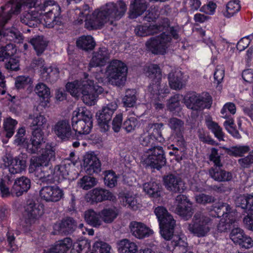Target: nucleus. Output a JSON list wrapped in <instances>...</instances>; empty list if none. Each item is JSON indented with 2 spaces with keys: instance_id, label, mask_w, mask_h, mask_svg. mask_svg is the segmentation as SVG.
<instances>
[{
  "instance_id": "20e7f679",
  "label": "nucleus",
  "mask_w": 253,
  "mask_h": 253,
  "mask_svg": "<svg viewBox=\"0 0 253 253\" xmlns=\"http://www.w3.org/2000/svg\"><path fill=\"white\" fill-rule=\"evenodd\" d=\"M92 126V114L86 107H78L73 112L72 127L78 139L89 134Z\"/></svg>"
},
{
  "instance_id": "680f3d73",
  "label": "nucleus",
  "mask_w": 253,
  "mask_h": 253,
  "mask_svg": "<svg viewBox=\"0 0 253 253\" xmlns=\"http://www.w3.org/2000/svg\"><path fill=\"white\" fill-rule=\"evenodd\" d=\"M104 183L110 188H113L117 185V176L113 171L108 170L106 172Z\"/></svg>"
},
{
  "instance_id": "f8f14e48",
  "label": "nucleus",
  "mask_w": 253,
  "mask_h": 253,
  "mask_svg": "<svg viewBox=\"0 0 253 253\" xmlns=\"http://www.w3.org/2000/svg\"><path fill=\"white\" fill-rule=\"evenodd\" d=\"M118 105L115 101H112L104 106L99 115L97 114L98 123L102 131H107L110 127V122L113 114L117 109Z\"/></svg>"
},
{
  "instance_id": "f03ea898",
  "label": "nucleus",
  "mask_w": 253,
  "mask_h": 253,
  "mask_svg": "<svg viewBox=\"0 0 253 253\" xmlns=\"http://www.w3.org/2000/svg\"><path fill=\"white\" fill-rule=\"evenodd\" d=\"M55 152L51 145H47L39 156L32 157L29 167L30 173L35 172V174L42 182L51 184L54 182L53 169L49 166L50 161L54 160Z\"/></svg>"
},
{
  "instance_id": "ddd939ff",
  "label": "nucleus",
  "mask_w": 253,
  "mask_h": 253,
  "mask_svg": "<svg viewBox=\"0 0 253 253\" xmlns=\"http://www.w3.org/2000/svg\"><path fill=\"white\" fill-rule=\"evenodd\" d=\"M159 221L161 229L160 233L165 240L172 241L173 236H178L174 234L175 221L169 213L165 215V216L160 219Z\"/></svg>"
},
{
  "instance_id": "de8ad7c7",
  "label": "nucleus",
  "mask_w": 253,
  "mask_h": 253,
  "mask_svg": "<svg viewBox=\"0 0 253 253\" xmlns=\"http://www.w3.org/2000/svg\"><path fill=\"white\" fill-rule=\"evenodd\" d=\"M146 75L151 81H161V70L158 65L152 64L148 66Z\"/></svg>"
},
{
  "instance_id": "c9c22d12",
  "label": "nucleus",
  "mask_w": 253,
  "mask_h": 253,
  "mask_svg": "<svg viewBox=\"0 0 253 253\" xmlns=\"http://www.w3.org/2000/svg\"><path fill=\"white\" fill-rule=\"evenodd\" d=\"M68 168L69 166L66 165L55 166L53 169L54 182L55 181L60 182L62 180L66 178L69 174Z\"/></svg>"
},
{
  "instance_id": "5fc2aeb1",
  "label": "nucleus",
  "mask_w": 253,
  "mask_h": 253,
  "mask_svg": "<svg viewBox=\"0 0 253 253\" xmlns=\"http://www.w3.org/2000/svg\"><path fill=\"white\" fill-rule=\"evenodd\" d=\"M82 98L83 102L89 106L94 105L96 101V94H93L92 91H90V89L87 88L86 86L83 90L82 94Z\"/></svg>"
},
{
  "instance_id": "c756f323",
  "label": "nucleus",
  "mask_w": 253,
  "mask_h": 253,
  "mask_svg": "<svg viewBox=\"0 0 253 253\" xmlns=\"http://www.w3.org/2000/svg\"><path fill=\"white\" fill-rule=\"evenodd\" d=\"M29 42L33 45L38 56L43 53L48 45V42L42 36H35L30 40Z\"/></svg>"
},
{
  "instance_id": "338daca9",
  "label": "nucleus",
  "mask_w": 253,
  "mask_h": 253,
  "mask_svg": "<svg viewBox=\"0 0 253 253\" xmlns=\"http://www.w3.org/2000/svg\"><path fill=\"white\" fill-rule=\"evenodd\" d=\"M180 106L179 94H175L169 99L167 107L170 111H175L180 108Z\"/></svg>"
},
{
  "instance_id": "412c9836",
  "label": "nucleus",
  "mask_w": 253,
  "mask_h": 253,
  "mask_svg": "<svg viewBox=\"0 0 253 253\" xmlns=\"http://www.w3.org/2000/svg\"><path fill=\"white\" fill-rule=\"evenodd\" d=\"M31 186L30 179L25 176L16 178L11 189V194L19 197L27 193Z\"/></svg>"
},
{
  "instance_id": "49530a36",
  "label": "nucleus",
  "mask_w": 253,
  "mask_h": 253,
  "mask_svg": "<svg viewBox=\"0 0 253 253\" xmlns=\"http://www.w3.org/2000/svg\"><path fill=\"white\" fill-rule=\"evenodd\" d=\"M175 212L184 219L188 220L192 217L193 213V210L192 207V204H187L184 206H180L179 207H176Z\"/></svg>"
},
{
  "instance_id": "79ce46f5",
  "label": "nucleus",
  "mask_w": 253,
  "mask_h": 253,
  "mask_svg": "<svg viewBox=\"0 0 253 253\" xmlns=\"http://www.w3.org/2000/svg\"><path fill=\"white\" fill-rule=\"evenodd\" d=\"M240 9L241 6L238 0L230 1L226 4V10L223 11V14L225 17L229 18L238 12Z\"/></svg>"
},
{
  "instance_id": "6e6d98bb",
  "label": "nucleus",
  "mask_w": 253,
  "mask_h": 253,
  "mask_svg": "<svg viewBox=\"0 0 253 253\" xmlns=\"http://www.w3.org/2000/svg\"><path fill=\"white\" fill-rule=\"evenodd\" d=\"M151 128H153L152 133H149L155 137V139L158 143H162L165 141V139L162 134V128L163 126V123H155L151 125Z\"/></svg>"
},
{
  "instance_id": "f704fd0d",
  "label": "nucleus",
  "mask_w": 253,
  "mask_h": 253,
  "mask_svg": "<svg viewBox=\"0 0 253 253\" xmlns=\"http://www.w3.org/2000/svg\"><path fill=\"white\" fill-rule=\"evenodd\" d=\"M143 190L153 198H157L161 194V185L155 181H150L143 185Z\"/></svg>"
},
{
  "instance_id": "ea45409f",
  "label": "nucleus",
  "mask_w": 253,
  "mask_h": 253,
  "mask_svg": "<svg viewBox=\"0 0 253 253\" xmlns=\"http://www.w3.org/2000/svg\"><path fill=\"white\" fill-rule=\"evenodd\" d=\"M3 37L9 41L16 42H20L23 40L22 34L15 28L3 30Z\"/></svg>"
},
{
  "instance_id": "7c9ffc66",
  "label": "nucleus",
  "mask_w": 253,
  "mask_h": 253,
  "mask_svg": "<svg viewBox=\"0 0 253 253\" xmlns=\"http://www.w3.org/2000/svg\"><path fill=\"white\" fill-rule=\"evenodd\" d=\"M117 247L120 253H137L138 252L136 244L126 239L120 241L117 244Z\"/></svg>"
},
{
  "instance_id": "1a4fd4ad",
  "label": "nucleus",
  "mask_w": 253,
  "mask_h": 253,
  "mask_svg": "<svg viewBox=\"0 0 253 253\" xmlns=\"http://www.w3.org/2000/svg\"><path fill=\"white\" fill-rule=\"evenodd\" d=\"M48 8V11L44 15V21L48 28H53L55 25H60L61 22L60 18L57 15L60 13V8L59 5L53 0H44L42 5H40V10L45 11Z\"/></svg>"
},
{
  "instance_id": "69168bd1",
  "label": "nucleus",
  "mask_w": 253,
  "mask_h": 253,
  "mask_svg": "<svg viewBox=\"0 0 253 253\" xmlns=\"http://www.w3.org/2000/svg\"><path fill=\"white\" fill-rule=\"evenodd\" d=\"M245 235L244 231L240 228L233 229L230 233V239L235 243L238 244Z\"/></svg>"
},
{
  "instance_id": "423d86ee",
  "label": "nucleus",
  "mask_w": 253,
  "mask_h": 253,
  "mask_svg": "<svg viewBox=\"0 0 253 253\" xmlns=\"http://www.w3.org/2000/svg\"><path fill=\"white\" fill-rule=\"evenodd\" d=\"M183 102L188 109L198 112L206 108L210 109L212 103V99L207 92L200 94L193 92L184 96Z\"/></svg>"
},
{
  "instance_id": "052dcab7",
  "label": "nucleus",
  "mask_w": 253,
  "mask_h": 253,
  "mask_svg": "<svg viewBox=\"0 0 253 253\" xmlns=\"http://www.w3.org/2000/svg\"><path fill=\"white\" fill-rule=\"evenodd\" d=\"M35 91L39 97L43 99L48 98L50 95V89L43 83L38 84L35 88Z\"/></svg>"
},
{
  "instance_id": "c03bdc74",
  "label": "nucleus",
  "mask_w": 253,
  "mask_h": 253,
  "mask_svg": "<svg viewBox=\"0 0 253 253\" xmlns=\"http://www.w3.org/2000/svg\"><path fill=\"white\" fill-rule=\"evenodd\" d=\"M29 119L32 120L30 126L31 129L32 128H40L42 130L47 124V119L44 116L41 114L37 116L30 115Z\"/></svg>"
},
{
  "instance_id": "dca6fc26",
  "label": "nucleus",
  "mask_w": 253,
  "mask_h": 253,
  "mask_svg": "<svg viewBox=\"0 0 253 253\" xmlns=\"http://www.w3.org/2000/svg\"><path fill=\"white\" fill-rule=\"evenodd\" d=\"M166 188L174 193H183L186 189L185 182L179 176L170 174L164 177Z\"/></svg>"
},
{
  "instance_id": "e2e57ef3",
  "label": "nucleus",
  "mask_w": 253,
  "mask_h": 253,
  "mask_svg": "<svg viewBox=\"0 0 253 253\" xmlns=\"http://www.w3.org/2000/svg\"><path fill=\"white\" fill-rule=\"evenodd\" d=\"M236 108L235 105L231 102L226 103L221 110V117L224 118H228L231 114H235Z\"/></svg>"
},
{
  "instance_id": "4c0bfd02",
  "label": "nucleus",
  "mask_w": 253,
  "mask_h": 253,
  "mask_svg": "<svg viewBox=\"0 0 253 253\" xmlns=\"http://www.w3.org/2000/svg\"><path fill=\"white\" fill-rule=\"evenodd\" d=\"M226 153L234 157H242L245 154L250 151V147L248 145H237L230 148L224 147Z\"/></svg>"
},
{
  "instance_id": "0e129e2a",
  "label": "nucleus",
  "mask_w": 253,
  "mask_h": 253,
  "mask_svg": "<svg viewBox=\"0 0 253 253\" xmlns=\"http://www.w3.org/2000/svg\"><path fill=\"white\" fill-rule=\"evenodd\" d=\"M139 122L134 117H130L126 120L123 124V128L127 132L134 130L138 125Z\"/></svg>"
},
{
  "instance_id": "603ef678",
  "label": "nucleus",
  "mask_w": 253,
  "mask_h": 253,
  "mask_svg": "<svg viewBox=\"0 0 253 253\" xmlns=\"http://www.w3.org/2000/svg\"><path fill=\"white\" fill-rule=\"evenodd\" d=\"M21 6L22 4L20 2H16L14 4H12L11 6V9L9 11L8 13L5 15L0 16V25H5L11 18L12 13H18L20 11Z\"/></svg>"
},
{
  "instance_id": "7ed1b4c3",
  "label": "nucleus",
  "mask_w": 253,
  "mask_h": 253,
  "mask_svg": "<svg viewBox=\"0 0 253 253\" xmlns=\"http://www.w3.org/2000/svg\"><path fill=\"white\" fill-rule=\"evenodd\" d=\"M168 20V26L166 30L162 32L159 36L150 38L145 43L146 48L154 54H164L169 46L171 42V36L175 40L179 38V28L175 27H169V22L168 19H163V22L161 25H167Z\"/></svg>"
},
{
  "instance_id": "c85d7f7f",
  "label": "nucleus",
  "mask_w": 253,
  "mask_h": 253,
  "mask_svg": "<svg viewBox=\"0 0 253 253\" xmlns=\"http://www.w3.org/2000/svg\"><path fill=\"white\" fill-rule=\"evenodd\" d=\"M72 245V241L70 238H65L57 241L55 246L45 253H65Z\"/></svg>"
},
{
  "instance_id": "39448f33",
  "label": "nucleus",
  "mask_w": 253,
  "mask_h": 253,
  "mask_svg": "<svg viewBox=\"0 0 253 253\" xmlns=\"http://www.w3.org/2000/svg\"><path fill=\"white\" fill-rule=\"evenodd\" d=\"M211 224V219L206 213L197 211L194 215L191 222L185 223L184 226L194 236L203 238L208 235Z\"/></svg>"
},
{
  "instance_id": "b1692460",
  "label": "nucleus",
  "mask_w": 253,
  "mask_h": 253,
  "mask_svg": "<svg viewBox=\"0 0 253 253\" xmlns=\"http://www.w3.org/2000/svg\"><path fill=\"white\" fill-rule=\"evenodd\" d=\"M221 167H212L209 170V174L211 177L218 182H227L231 180L233 178L232 173L222 169Z\"/></svg>"
},
{
  "instance_id": "393cba45",
  "label": "nucleus",
  "mask_w": 253,
  "mask_h": 253,
  "mask_svg": "<svg viewBox=\"0 0 253 253\" xmlns=\"http://www.w3.org/2000/svg\"><path fill=\"white\" fill-rule=\"evenodd\" d=\"M84 218L85 222L93 227L99 228L103 225L100 211L89 209L84 211Z\"/></svg>"
},
{
  "instance_id": "a211bd4d",
  "label": "nucleus",
  "mask_w": 253,
  "mask_h": 253,
  "mask_svg": "<svg viewBox=\"0 0 253 253\" xmlns=\"http://www.w3.org/2000/svg\"><path fill=\"white\" fill-rule=\"evenodd\" d=\"M165 21H167V25H161V23L159 24L138 25L134 29L135 33L136 35L141 37L157 34L166 30V28L169 24L168 20H165Z\"/></svg>"
},
{
  "instance_id": "aec40b11",
  "label": "nucleus",
  "mask_w": 253,
  "mask_h": 253,
  "mask_svg": "<svg viewBox=\"0 0 253 253\" xmlns=\"http://www.w3.org/2000/svg\"><path fill=\"white\" fill-rule=\"evenodd\" d=\"M113 195L109 190L95 188L90 191L86 195L85 198L88 202L91 203L101 202L106 200L113 199Z\"/></svg>"
},
{
  "instance_id": "58836bf2",
  "label": "nucleus",
  "mask_w": 253,
  "mask_h": 253,
  "mask_svg": "<svg viewBox=\"0 0 253 253\" xmlns=\"http://www.w3.org/2000/svg\"><path fill=\"white\" fill-rule=\"evenodd\" d=\"M123 205L133 211H136L141 207V204L138 202L136 197L130 193L126 194L122 198Z\"/></svg>"
},
{
  "instance_id": "2eb2a0df",
  "label": "nucleus",
  "mask_w": 253,
  "mask_h": 253,
  "mask_svg": "<svg viewBox=\"0 0 253 253\" xmlns=\"http://www.w3.org/2000/svg\"><path fill=\"white\" fill-rule=\"evenodd\" d=\"M53 130L54 133L62 140L73 139L75 135L72 131L69 121L63 119L58 121L54 126Z\"/></svg>"
},
{
  "instance_id": "bb28decb",
  "label": "nucleus",
  "mask_w": 253,
  "mask_h": 253,
  "mask_svg": "<svg viewBox=\"0 0 253 253\" xmlns=\"http://www.w3.org/2000/svg\"><path fill=\"white\" fill-rule=\"evenodd\" d=\"M169 85L174 90H180L184 85L185 82L183 79V75L180 71L171 72L168 76Z\"/></svg>"
},
{
  "instance_id": "a18cd8bd",
  "label": "nucleus",
  "mask_w": 253,
  "mask_h": 253,
  "mask_svg": "<svg viewBox=\"0 0 253 253\" xmlns=\"http://www.w3.org/2000/svg\"><path fill=\"white\" fill-rule=\"evenodd\" d=\"M90 243L87 240H84L73 244L71 253H89Z\"/></svg>"
},
{
  "instance_id": "e433bc0d",
  "label": "nucleus",
  "mask_w": 253,
  "mask_h": 253,
  "mask_svg": "<svg viewBox=\"0 0 253 253\" xmlns=\"http://www.w3.org/2000/svg\"><path fill=\"white\" fill-rule=\"evenodd\" d=\"M102 223H111L117 217L118 212L115 207L105 208L100 211Z\"/></svg>"
},
{
  "instance_id": "f3484780",
  "label": "nucleus",
  "mask_w": 253,
  "mask_h": 253,
  "mask_svg": "<svg viewBox=\"0 0 253 253\" xmlns=\"http://www.w3.org/2000/svg\"><path fill=\"white\" fill-rule=\"evenodd\" d=\"M25 209L26 220L30 224L34 223L43 213V206L32 200L27 202Z\"/></svg>"
},
{
  "instance_id": "4be33fe9",
  "label": "nucleus",
  "mask_w": 253,
  "mask_h": 253,
  "mask_svg": "<svg viewBox=\"0 0 253 253\" xmlns=\"http://www.w3.org/2000/svg\"><path fill=\"white\" fill-rule=\"evenodd\" d=\"M129 227L131 234L139 239L148 237L153 233L151 229L140 222L131 221Z\"/></svg>"
},
{
  "instance_id": "3c124183",
  "label": "nucleus",
  "mask_w": 253,
  "mask_h": 253,
  "mask_svg": "<svg viewBox=\"0 0 253 253\" xmlns=\"http://www.w3.org/2000/svg\"><path fill=\"white\" fill-rule=\"evenodd\" d=\"M136 91L134 89H127L126 91L125 96L123 98V102L126 107H133L136 101Z\"/></svg>"
},
{
  "instance_id": "6e6552de",
  "label": "nucleus",
  "mask_w": 253,
  "mask_h": 253,
  "mask_svg": "<svg viewBox=\"0 0 253 253\" xmlns=\"http://www.w3.org/2000/svg\"><path fill=\"white\" fill-rule=\"evenodd\" d=\"M214 208L217 217L223 216L217 225V230L220 232H225L231 225L235 222V213L231 211L230 206L225 203L219 202Z\"/></svg>"
},
{
  "instance_id": "a878e982",
  "label": "nucleus",
  "mask_w": 253,
  "mask_h": 253,
  "mask_svg": "<svg viewBox=\"0 0 253 253\" xmlns=\"http://www.w3.org/2000/svg\"><path fill=\"white\" fill-rule=\"evenodd\" d=\"M87 79L83 81H75L68 83L66 85V90L74 97H78L81 95L84 89L87 85Z\"/></svg>"
},
{
  "instance_id": "8fccbe9b",
  "label": "nucleus",
  "mask_w": 253,
  "mask_h": 253,
  "mask_svg": "<svg viewBox=\"0 0 253 253\" xmlns=\"http://www.w3.org/2000/svg\"><path fill=\"white\" fill-rule=\"evenodd\" d=\"M139 140L142 146L149 147V148L158 146V143L155 139V137H153V135L149 133H143L140 135Z\"/></svg>"
},
{
  "instance_id": "bf43d9fd",
  "label": "nucleus",
  "mask_w": 253,
  "mask_h": 253,
  "mask_svg": "<svg viewBox=\"0 0 253 253\" xmlns=\"http://www.w3.org/2000/svg\"><path fill=\"white\" fill-rule=\"evenodd\" d=\"M184 122L176 118H171L168 121L169 127L175 132H180L184 129Z\"/></svg>"
},
{
  "instance_id": "a19ab883",
  "label": "nucleus",
  "mask_w": 253,
  "mask_h": 253,
  "mask_svg": "<svg viewBox=\"0 0 253 253\" xmlns=\"http://www.w3.org/2000/svg\"><path fill=\"white\" fill-rule=\"evenodd\" d=\"M161 81H151L148 87L149 95L151 99L156 101L160 99V84Z\"/></svg>"
},
{
  "instance_id": "5701e85b",
  "label": "nucleus",
  "mask_w": 253,
  "mask_h": 253,
  "mask_svg": "<svg viewBox=\"0 0 253 253\" xmlns=\"http://www.w3.org/2000/svg\"><path fill=\"white\" fill-rule=\"evenodd\" d=\"M109 58V54L107 49L105 47H100L98 50L93 53V55L89 63V67L103 66Z\"/></svg>"
},
{
  "instance_id": "9b49d317",
  "label": "nucleus",
  "mask_w": 253,
  "mask_h": 253,
  "mask_svg": "<svg viewBox=\"0 0 253 253\" xmlns=\"http://www.w3.org/2000/svg\"><path fill=\"white\" fill-rule=\"evenodd\" d=\"M45 140L44 137V132L42 129L40 128H32V135L30 139V143L26 145L27 151L31 154H36L38 152L42 153V150L44 149L47 145L46 144L44 148L43 147Z\"/></svg>"
},
{
  "instance_id": "72a5a7b5",
  "label": "nucleus",
  "mask_w": 253,
  "mask_h": 253,
  "mask_svg": "<svg viewBox=\"0 0 253 253\" xmlns=\"http://www.w3.org/2000/svg\"><path fill=\"white\" fill-rule=\"evenodd\" d=\"M77 227L75 220L71 217H67L63 219L59 224V232L64 234H69L73 233Z\"/></svg>"
},
{
  "instance_id": "f257e3e1",
  "label": "nucleus",
  "mask_w": 253,
  "mask_h": 253,
  "mask_svg": "<svg viewBox=\"0 0 253 253\" xmlns=\"http://www.w3.org/2000/svg\"><path fill=\"white\" fill-rule=\"evenodd\" d=\"M126 9V4L122 0L108 3L85 20V26L90 30L100 29L107 23L112 25L114 20H118L125 15Z\"/></svg>"
},
{
  "instance_id": "cd10ccee",
  "label": "nucleus",
  "mask_w": 253,
  "mask_h": 253,
  "mask_svg": "<svg viewBox=\"0 0 253 253\" xmlns=\"http://www.w3.org/2000/svg\"><path fill=\"white\" fill-rule=\"evenodd\" d=\"M26 168V160L22 156H18L11 160L8 170L10 173L14 174L21 173Z\"/></svg>"
},
{
  "instance_id": "2f4dec72",
  "label": "nucleus",
  "mask_w": 253,
  "mask_h": 253,
  "mask_svg": "<svg viewBox=\"0 0 253 253\" xmlns=\"http://www.w3.org/2000/svg\"><path fill=\"white\" fill-rule=\"evenodd\" d=\"M21 22L29 27L37 26L39 21V13L35 11H31L22 14L20 18Z\"/></svg>"
},
{
  "instance_id": "13d9d810",
  "label": "nucleus",
  "mask_w": 253,
  "mask_h": 253,
  "mask_svg": "<svg viewBox=\"0 0 253 253\" xmlns=\"http://www.w3.org/2000/svg\"><path fill=\"white\" fill-rule=\"evenodd\" d=\"M110 246L102 241H97L94 243L91 253H110Z\"/></svg>"
},
{
  "instance_id": "774afa93",
  "label": "nucleus",
  "mask_w": 253,
  "mask_h": 253,
  "mask_svg": "<svg viewBox=\"0 0 253 253\" xmlns=\"http://www.w3.org/2000/svg\"><path fill=\"white\" fill-rule=\"evenodd\" d=\"M247 213L243 219V223L247 229L253 231V210Z\"/></svg>"
},
{
  "instance_id": "9d476101",
  "label": "nucleus",
  "mask_w": 253,
  "mask_h": 253,
  "mask_svg": "<svg viewBox=\"0 0 253 253\" xmlns=\"http://www.w3.org/2000/svg\"><path fill=\"white\" fill-rule=\"evenodd\" d=\"M144 162L147 167L160 170L166 164V158L163 148L160 146L149 148L146 152Z\"/></svg>"
},
{
  "instance_id": "473e14b6",
  "label": "nucleus",
  "mask_w": 253,
  "mask_h": 253,
  "mask_svg": "<svg viewBox=\"0 0 253 253\" xmlns=\"http://www.w3.org/2000/svg\"><path fill=\"white\" fill-rule=\"evenodd\" d=\"M77 46L85 51L92 50L95 46V42L91 36H83L76 41Z\"/></svg>"
},
{
  "instance_id": "4468645a",
  "label": "nucleus",
  "mask_w": 253,
  "mask_h": 253,
  "mask_svg": "<svg viewBox=\"0 0 253 253\" xmlns=\"http://www.w3.org/2000/svg\"><path fill=\"white\" fill-rule=\"evenodd\" d=\"M64 195L63 190L56 185L44 186L40 191L41 198L46 202H58Z\"/></svg>"
},
{
  "instance_id": "6ab92c4d",
  "label": "nucleus",
  "mask_w": 253,
  "mask_h": 253,
  "mask_svg": "<svg viewBox=\"0 0 253 253\" xmlns=\"http://www.w3.org/2000/svg\"><path fill=\"white\" fill-rule=\"evenodd\" d=\"M84 166L85 172L89 175L98 173L101 171V163L93 153H87L84 156Z\"/></svg>"
},
{
  "instance_id": "37998d69",
  "label": "nucleus",
  "mask_w": 253,
  "mask_h": 253,
  "mask_svg": "<svg viewBox=\"0 0 253 253\" xmlns=\"http://www.w3.org/2000/svg\"><path fill=\"white\" fill-rule=\"evenodd\" d=\"M206 125L208 128L214 134L219 141L224 140V134L222 128L217 123L210 120H206Z\"/></svg>"
},
{
  "instance_id": "09e8293b",
  "label": "nucleus",
  "mask_w": 253,
  "mask_h": 253,
  "mask_svg": "<svg viewBox=\"0 0 253 253\" xmlns=\"http://www.w3.org/2000/svg\"><path fill=\"white\" fill-rule=\"evenodd\" d=\"M97 181L94 177L85 175L79 180L78 185L83 189L88 190L94 187Z\"/></svg>"
},
{
  "instance_id": "4d7b16f0",
  "label": "nucleus",
  "mask_w": 253,
  "mask_h": 253,
  "mask_svg": "<svg viewBox=\"0 0 253 253\" xmlns=\"http://www.w3.org/2000/svg\"><path fill=\"white\" fill-rule=\"evenodd\" d=\"M17 122L11 118L7 119L4 122L3 128L6 132L5 136L10 138L14 134Z\"/></svg>"
},
{
  "instance_id": "0eeeda50",
  "label": "nucleus",
  "mask_w": 253,
  "mask_h": 253,
  "mask_svg": "<svg viewBox=\"0 0 253 253\" xmlns=\"http://www.w3.org/2000/svg\"><path fill=\"white\" fill-rule=\"evenodd\" d=\"M127 68L119 60H113L107 67L106 73L110 82L117 86L123 85L126 79Z\"/></svg>"
},
{
  "instance_id": "864d4df0",
  "label": "nucleus",
  "mask_w": 253,
  "mask_h": 253,
  "mask_svg": "<svg viewBox=\"0 0 253 253\" xmlns=\"http://www.w3.org/2000/svg\"><path fill=\"white\" fill-rule=\"evenodd\" d=\"M171 244L175 250H180V253H193L192 252H188L186 250L187 243L180 236L173 237Z\"/></svg>"
}]
</instances>
